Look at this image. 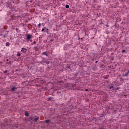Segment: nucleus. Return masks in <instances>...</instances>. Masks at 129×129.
<instances>
[{"mask_svg":"<svg viewBox=\"0 0 129 129\" xmlns=\"http://www.w3.org/2000/svg\"><path fill=\"white\" fill-rule=\"evenodd\" d=\"M27 51H28V50L25 47H22L21 48L22 53H27Z\"/></svg>","mask_w":129,"mask_h":129,"instance_id":"f03ea898","label":"nucleus"},{"mask_svg":"<svg viewBox=\"0 0 129 129\" xmlns=\"http://www.w3.org/2000/svg\"><path fill=\"white\" fill-rule=\"evenodd\" d=\"M6 37H7V35H6V34H4V35L2 34V38H6Z\"/></svg>","mask_w":129,"mask_h":129,"instance_id":"dca6fc26","label":"nucleus"},{"mask_svg":"<svg viewBox=\"0 0 129 129\" xmlns=\"http://www.w3.org/2000/svg\"><path fill=\"white\" fill-rule=\"evenodd\" d=\"M111 109H112V108H111Z\"/></svg>","mask_w":129,"mask_h":129,"instance_id":"79ce46f5","label":"nucleus"},{"mask_svg":"<svg viewBox=\"0 0 129 129\" xmlns=\"http://www.w3.org/2000/svg\"><path fill=\"white\" fill-rule=\"evenodd\" d=\"M25 116H30V114L29 113V112H26L25 113Z\"/></svg>","mask_w":129,"mask_h":129,"instance_id":"9d476101","label":"nucleus"},{"mask_svg":"<svg viewBox=\"0 0 129 129\" xmlns=\"http://www.w3.org/2000/svg\"><path fill=\"white\" fill-rule=\"evenodd\" d=\"M44 121H45V122H46V123H49V122H50V120L47 119V120H45Z\"/></svg>","mask_w":129,"mask_h":129,"instance_id":"ddd939ff","label":"nucleus"},{"mask_svg":"<svg viewBox=\"0 0 129 129\" xmlns=\"http://www.w3.org/2000/svg\"><path fill=\"white\" fill-rule=\"evenodd\" d=\"M28 121L33 122L34 121V116H30L28 118Z\"/></svg>","mask_w":129,"mask_h":129,"instance_id":"7ed1b4c3","label":"nucleus"},{"mask_svg":"<svg viewBox=\"0 0 129 129\" xmlns=\"http://www.w3.org/2000/svg\"><path fill=\"white\" fill-rule=\"evenodd\" d=\"M104 116V114H101V117H102Z\"/></svg>","mask_w":129,"mask_h":129,"instance_id":"393cba45","label":"nucleus"},{"mask_svg":"<svg viewBox=\"0 0 129 129\" xmlns=\"http://www.w3.org/2000/svg\"><path fill=\"white\" fill-rule=\"evenodd\" d=\"M7 61H9V59H7Z\"/></svg>","mask_w":129,"mask_h":129,"instance_id":"4c0bfd02","label":"nucleus"},{"mask_svg":"<svg viewBox=\"0 0 129 129\" xmlns=\"http://www.w3.org/2000/svg\"><path fill=\"white\" fill-rule=\"evenodd\" d=\"M92 61H94V59L92 58Z\"/></svg>","mask_w":129,"mask_h":129,"instance_id":"72a5a7b5","label":"nucleus"},{"mask_svg":"<svg viewBox=\"0 0 129 129\" xmlns=\"http://www.w3.org/2000/svg\"><path fill=\"white\" fill-rule=\"evenodd\" d=\"M94 56H95V54H94Z\"/></svg>","mask_w":129,"mask_h":129,"instance_id":"ea45409f","label":"nucleus"},{"mask_svg":"<svg viewBox=\"0 0 129 129\" xmlns=\"http://www.w3.org/2000/svg\"><path fill=\"white\" fill-rule=\"evenodd\" d=\"M17 56L18 57H20L21 56V53H20V52H17Z\"/></svg>","mask_w":129,"mask_h":129,"instance_id":"2eb2a0df","label":"nucleus"},{"mask_svg":"<svg viewBox=\"0 0 129 129\" xmlns=\"http://www.w3.org/2000/svg\"><path fill=\"white\" fill-rule=\"evenodd\" d=\"M95 63H96V64L97 63H98V61H95Z\"/></svg>","mask_w":129,"mask_h":129,"instance_id":"c85d7f7f","label":"nucleus"},{"mask_svg":"<svg viewBox=\"0 0 129 129\" xmlns=\"http://www.w3.org/2000/svg\"><path fill=\"white\" fill-rule=\"evenodd\" d=\"M107 108H108V109H110V106H107Z\"/></svg>","mask_w":129,"mask_h":129,"instance_id":"4be33fe9","label":"nucleus"},{"mask_svg":"<svg viewBox=\"0 0 129 129\" xmlns=\"http://www.w3.org/2000/svg\"><path fill=\"white\" fill-rule=\"evenodd\" d=\"M19 30V28H16V31H18Z\"/></svg>","mask_w":129,"mask_h":129,"instance_id":"bb28decb","label":"nucleus"},{"mask_svg":"<svg viewBox=\"0 0 129 129\" xmlns=\"http://www.w3.org/2000/svg\"><path fill=\"white\" fill-rule=\"evenodd\" d=\"M18 97H20V96H18Z\"/></svg>","mask_w":129,"mask_h":129,"instance_id":"a19ab883","label":"nucleus"},{"mask_svg":"<svg viewBox=\"0 0 129 129\" xmlns=\"http://www.w3.org/2000/svg\"><path fill=\"white\" fill-rule=\"evenodd\" d=\"M41 25H42V24H41V23H39V24H38V27H39V28H40V27H41Z\"/></svg>","mask_w":129,"mask_h":129,"instance_id":"412c9836","label":"nucleus"},{"mask_svg":"<svg viewBox=\"0 0 129 129\" xmlns=\"http://www.w3.org/2000/svg\"><path fill=\"white\" fill-rule=\"evenodd\" d=\"M66 9H69V5H66Z\"/></svg>","mask_w":129,"mask_h":129,"instance_id":"f3484780","label":"nucleus"},{"mask_svg":"<svg viewBox=\"0 0 129 129\" xmlns=\"http://www.w3.org/2000/svg\"><path fill=\"white\" fill-rule=\"evenodd\" d=\"M48 100H51V97L48 98Z\"/></svg>","mask_w":129,"mask_h":129,"instance_id":"cd10ccee","label":"nucleus"},{"mask_svg":"<svg viewBox=\"0 0 129 129\" xmlns=\"http://www.w3.org/2000/svg\"><path fill=\"white\" fill-rule=\"evenodd\" d=\"M38 120H39V117H38V116L35 117L34 119H33V121H35V122H36Z\"/></svg>","mask_w":129,"mask_h":129,"instance_id":"423d86ee","label":"nucleus"},{"mask_svg":"<svg viewBox=\"0 0 129 129\" xmlns=\"http://www.w3.org/2000/svg\"><path fill=\"white\" fill-rule=\"evenodd\" d=\"M68 68H70V66H68Z\"/></svg>","mask_w":129,"mask_h":129,"instance_id":"f704fd0d","label":"nucleus"},{"mask_svg":"<svg viewBox=\"0 0 129 129\" xmlns=\"http://www.w3.org/2000/svg\"><path fill=\"white\" fill-rule=\"evenodd\" d=\"M43 61L44 63H46L47 65L50 64V61L46 60V58H44L42 57Z\"/></svg>","mask_w":129,"mask_h":129,"instance_id":"f257e3e1","label":"nucleus"},{"mask_svg":"<svg viewBox=\"0 0 129 129\" xmlns=\"http://www.w3.org/2000/svg\"><path fill=\"white\" fill-rule=\"evenodd\" d=\"M50 42H53L54 41V39H50Z\"/></svg>","mask_w":129,"mask_h":129,"instance_id":"b1692460","label":"nucleus"},{"mask_svg":"<svg viewBox=\"0 0 129 129\" xmlns=\"http://www.w3.org/2000/svg\"><path fill=\"white\" fill-rule=\"evenodd\" d=\"M33 44H36V41H34Z\"/></svg>","mask_w":129,"mask_h":129,"instance_id":"7c9ffc66","label":"nucleus"},{"mask_svg":"<svg viewBox=\"0 0 129 129\" xmlns=\"http://www.w3.org/2000/svg\"><path fill=\"white\" fill-rule=\"evenodd\" d=\"M41 31H42V32H45V28H43V29L41 30Z\"/></svg>","mask_w":129,"mask_h":129,"instance_id":"5701e85b","label":"nucleus"},{"mask_svg":"<svg viewBox=\"0 0 129 129\" xmlns=\"http://www.w3.org/2000/svg\"><path fill=\"white\" fill-rule=\"evenodd\" d=\"M118 89H119V88H117V90H118Z\"/></svg>","mask_w":129,"mask_h":129,"instance_id":"e433bc0d","label":"nucleus"},{"mask_svg":"<svg viewBox=\"0 0 129 129\" xmlns=\"http://www.w3.org/2000/svg\"><path fill=\"white\" fill-rule=\"evenodd\" d=\"M44 33H47L48 34H50V32H49V29L47 28L46 30L44 31Z\"/></svg>","mask_w":129,"mask_h":129,"instance_id":"1a4fd4ad","label":"nucleus"},{"mask_svg":"<svg viewBox=\"0 0 129 129\" xmlns=\"http://www.w3.org/2000/svg\"><path fill=\"white\" fill-rule=\"evenodd\" d=\"M70 86L71 87H72V88H73V87H75V86H76V85L74 84H71Z\"/></svg>","mask_w":129,"mask_h":129,"instance_id":"9b49d317","label":"nucleus"},{"mask_svg":"<svg viewBox=\"0 0 129 129\" xmlns=\"http://www.w3.org/2000/svg\"><path fill=\"white\" fill-rule=\"evenodd\" d=\"M109 89L110 90H114V87H113V86H111L109 87Z\"/></svg>","mask_w":129,"mask_h":129,"instance_id":"6e6552de","label":"nucleus"},{"mask_svg":"<svg viewBox=\"0 0 129 129\" xmlns=\"http://www.w3.org/2000/svg\"><path fill=\"white\" fill-rule=\"evenodd\" d=\"M1 36H3V34H0V37H1Z\"/></svg>","mask_w":129,"mask_h":129,"instance_id":"473e14b6","label":"nucleus"},{"mask_svg":"<svg viewBox=\"0 0 129 129\" xmlns=\"http://www.w3.org/2000/svg\"><path fill=\"white\" fill-rule=\"evenodd\" d=\"M85 91H88V89H86Z\"/></svg>","mask_w":129,"mask_h":129,"instance_id":"2f4dec72","label":"nucleus"},{"mask_svg":"<svg viewBox=\"0 0 129 129\" xmlns=\"http://www.w3.org/2000/svg\"><path fill=\"white\" fill-rule=\"evenodd\" d=\"M6 45L7 47H9V46H10V42H6Z\"/></svg>","mask_w":129,"mask_h":129,"instance_id":"4468645a","label":"nucleus"},{"mask_svg":"<svg viewBox=\"0 0 129 129\" xmlns=\"http://www.w3.org/2000/svg\"><path fill=\"white\" fill-rule=\"evenodd\" d=\"M17 89H18V87H17L16 86H14L11 88V91L12 92H14V91H16V90H17Z\"/></svg>","mask_w":129,"mask_h":129,"instance_id":"20e7f679","label":"nucleus"},{"mask_svg":"<svg viewBox=\"0 0 129 129\" xmlns=\"http://www.w3.org/2000/svg\"><path fill=\"white\" fill-rule=\"evenodd\" d=\"M32 38V35L31 34H27L26 39L27 40H30Z\"/></svg>","mask_w":129,"mask_h":129,"instance_id":"39448f33","label":"nucleus"},{"mask_svg":"<svg viewBox=\"0 0 129 129\" xmlns=\"http://www.w3.org/2000/svg\"><path fill=\"white\" fill-rule=\"evenodd\" d=\"M33 49L37 51H38V50H39V48H38V46H34L33 47Z\"/></svg>","mask_w":129,"mask_h":129,"instance_id":"0eeeda50","label":"nucleus"},{"mask_svg":"<svg viewBox=\"0 0 129 129\" xmlns=\"http://www.w3.org/2000/svg\"><path fill=\"white\" fill-rule=\"evenodd\" d=\"M99 129H104L103 127H100Z\"/></svg>","mask_w":129,"mask_h":129,"instance_id":"c756f323","label":"nucleus"},{"mask_svg":"<svg viewBox=\"0 0 129 129\" xmlns=\"http://www.w3.org/2000/svg\"><path fill=\"white\" fill-rule=\"evenodd\" d=\"M122 53H125V49H123V50H122Z\"/></svg>","mask_w":129,"mask_h":129,"instance_id":"6ab92c4d","label":"nucleus"},{"mask_svg":"<svg viewBox=\"0 0 129 129\" xmlns=\"http://www.w3.org/2000/svg\"><path fill=\"white\" fill-rule=\"evenodd\" d=\"M40 64H43L44 63V61H43V58L41 61H40Z\"/></svg>","mask_w":129,"mask_h":129,"instance_id":"a211bd4d","label":"nucleus"},{"mask_svg":"<svg viewBox=\"0 0 129 129\" xmlns=\"http://www.w3.org/2000/svg\"><path fill=\"white\" fill-rule=\"evenodd\" d=\"M8 73V70H6L4 71V73L6 74Z\"/></svg>","mask_w":129,"mask_h":129,"instance_id":"aec40b11","label":"nucleus"},{"mask_svg":"<svg viewBox=\"0 0 129 129\" xmlns=\"http://www.w3.org/2000/svg\"><path fill=\"white\" fill-rule=\"evenodd\" d=\"M94 56H95V54H94Z\"/></svg>","mask_w":129,"mask_h":129,"instance_id":"58836bf2","label":"nucleus"},{"mask_svg":"<svg viewBox=\"0 0 129 129\" xmlns=\"http://www.w3.org/2000/svg\"><path fill=\"white\" fill-rule=\"evenodd\" d=\"M18 71H19V70L17 69L16 70L15 72H18Z\"/></svg>","mask_w":129,"mask_h":129,"instance_id":"a878e982","label":"nucleus"},{"mask_svg":"<svg viewBox=\"0 0 129 129\" xmlns=\"http://www.w3.org/2000/svg\"><path fill=\"white\" fill-rule=\"evenodd\" d=\"M106 27H109V25H106Z\"/></svg>","mask_w":129,"mask_h":129,"instance_id":"c9c22d12","label":"nucleus"},{"mask_svg":"<svg viewBox=\"0 0 129 129\" xmlns=\"http://www.w3.org/2000/svg\"><path fill=\"white\" fill-rule=\"evenodd\" d=\"M46 53H47V51L44 52L42 53V55H46V56H48V54H47Z\"/></svg>","mask_w":129,"mask_h":129,"instance_id":"f8f14e48","label":"nucleus"}]
</instances>
